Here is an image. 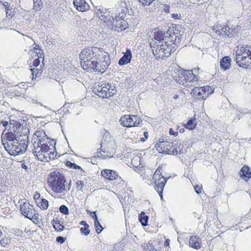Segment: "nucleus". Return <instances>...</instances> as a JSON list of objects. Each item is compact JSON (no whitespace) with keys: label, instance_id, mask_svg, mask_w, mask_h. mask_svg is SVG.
Segmentation results:
<instances>
[{"label":"nucleus","instance_id":"09e8293b","mask_svg":"<svg viewBox=\"0 0 251 251\" xmlns=\"http://www.w3.org/2000/svg\"><path fill=\"white\" fill-rule=\"evenodd\" d=\"M9 122H10V125H12L14 126H17L19 124V123L17 121H15L11 119V116L10 117H9Z\"/></svg>","mask_w":251,"mask_h":251},{"label":"nucleus","instance_id":"c9c22d12","mask_svg":"<svg viewBox=\"0 0 251 251\" xmlns=\"http://www.w3.org/2000/svg\"><path fill=\"white\" fill-rule=\"evenodd\" d=\"M94 226L97 233L99 234L102 230L103 227L100 225L98 220H96V221L94 222Z\"/></svg>","mask_w":251,"mask_h":251},{"label":"nucleus","instance_id":"72a5a7b5","mask_svg":"<svg viewBox=\"0 0 251 251\" xmlns=\"http://www.w3.org/2000/svg\"><path fill=\"white\" fill-rule=\"evenodd\" d=\"M142 248L145 251H157V250L153 246L151 242H148L147 244H144L142 245Z\"/></svg>","mask_w":251,"mask_h":251},{"label":"nucleus","instance_id":"9d476101","mask_svg":"<svg viewBox=\"0 0 251 251\" xmlns=\"http://www.w3.org/2000/svg\"><path fill=\"white\" fill-rule=\"evenodd\" d=\"M27 147V144L25 143L11 144H7L5 146V149L10 154L14 156L22 154L26 150Z\"/></svg>","mask_w":251,"mask_h":251},{"label":"nucleus","instance_id":"aec40b11","mask_svg":"<svg viewBox=\"0 0 251 251\" xmlns=\"http://www.w3.org/2000/svg\"><path fill=\"white\" fill-rule=\"evenodd\" d=\"M101 175L106 179H109L110 180H113L116 179L118 176V175L117 172L109 169H105L103 170L101 172Z\"/></svg>","mask_w":251,"mask_h":251},{"label":"nucleus","instance_id":"f8f14e48","mask_svg":"<svg viewBox=\"0 0 251 251\" xmlns=\"http://www.w3.org/2000/svg\"><path fill=\"white\" fill-rule=\"evenodd\" d=\"M19 202L20 203L21 213L25 217L31 219L35 216V211L33 208V206L28 202H26L25 199L21 200Z\"/></svg>","mask_w":251,"mask_h":251},{"label":"nucleus","instance_id":"f03ea898","mask_svg":"<svg viewBox=\"0 0 251 251\" xmlns=\"http://www.w3.org/2000/svg\"><path fill=\"white\" fill-rule=\"evenodd\" d=\"M103 137L101 140L100 151L98 153V156L103 159L111 158L115 153L116 144L114 139L110 133L104 130Z\"/></svg>","mask_w":251,"mask_h":251},{"label":"nucleus","instance_id":"f704fd0d","mask_svg":"<svg viewBox=\"0 0 251 251\" xmlns=\"http://www.w3.org/2000/svg\"><path fill=\"white\" fill-rule=\"evenodd\" d=\"M139 220L143 226H146L148 225L149 218L147 216L140 215L139 217Z\"/></svg>","mask_w":251,"mask_h":251},{"label":"nucleus","instance_id":"bf43d9fd","mask_svg":"<svg viewBox=\"0 0 251 251\" xmlns=\"http://www.w3.org/2000/svg\"><path fill=\"white\" fill-rule=\"evenodd\" d=\"M93 215H92V217L94 219V221H96V220H98L97 216L96 215V212L94 211L92 213Z\"/></svg>","mask_w":251,"mask_h":251},{"label":"nucleus","instance_id":"7ed1b4c3","mask_svg":"<svg viewBox=\"0 0 251 251\" xmlns=\"http://www.w3.org/2000/svg\"><path fill=\"white\" fill-rule=\"evenodd\" d=\"M65 182L64 176L59 172H52L48 177V184L51 189L56 193L64 192L66 190Z\"/></svg>","mask_w":251,"mask_h":251},{"label":"nucleus","instance_id":"4c0bfd02","mask_svg":"<svg viewBox=\"0 0 251 251\" xmlns=\"http://www.w3.org/2000/svg\"><path fill=\"white\" fill-rule=\"evenodd\" d=\"M49 206L48 201L45 199H42L41 202L40 208L43 209H47Z\"/></svg>","mask_w":251,"mask_h":251},{"label":"nucleus","instance_id":"4be33fe9","mask_svg":"<svg viewBox=\"0 0 251 251\" xmlns=\"http://www.w3.org/2000/svg\"><path fill=\"white\" fill-rule=\"evenodd\" d=\"M132 54L129 50H127L123 56L121 58L119 61L118 64L120 66H123L128 64L131 61Z\"/></svg>","mask_w":251,"mask_h":251},{"label":"nucleus","instance_id":"774afa93","mask_svg":"<svg viewBox=\"0 0 251 251\" xmlns=\"http://www.w3.org/2000/svg\"><path fill=\"white\" fill-rule=\"evenodd\" d=\"M39 48H40V46L38 45L35 44L34 49L35 50H38V49H39Z\"/></svg>","mask_w":251,"mask_h":251},{"label":"nucleus","instance_id":"e2e57ef3","mask_svg":"<svg viewBox=\"0 0 251 251\" xmlns=\"http://www.w3.org/2000/svg\"><path fill=\"white\" fill-rule=\"evenodd\" d=\"M80 224L81 225L84 226H89V225L86 223V222L85 221H81Z\"/></svg>","mask_w":251,"mask_h":251},{"label":"nucleus","instance_id":"338daca9","mask_svg":"<svg viewBox=\"0 0 251 251\" xmlns=\"http://www.w3.org/2000/svg\"><path fill=\"white\" fill-rule=\"evenodd\" d=\"M169 245V240L168 239L166 240V241L164 243L165 246H168Z\"/></svg>","mask_w":251,"mask_h":251},{"label":"nucleus","instance_id":"603ef678","mask_svg":"<svg viewBox=\"0 0 251 251\" xmlns=\"http://www.w3.org/2000/svg\"><path fill=\"white\" fill-rule=\"evenodd\" d=\"M213 30L216 33H217L219 35H221L222 34V31L221 29H217V28H213Z\"/></svg>","mask_w":251,"mask_h":251},{"label":"nucleus","instance_id":"dca6fc26","mask_svg":"<svg viewBox=\"0 0 251 251\" xmlns=\"http://www.w3.org/2000/svg\"><path fill=\"white\" fill-rule=\"evenodd\" d=\"M17 131L14 130L13 131L6 132V129L2 132L1 134V141L2 145L5 147L7 144H11L14 143H18L16 142V139L18 137Z\"/></svg>","mask_w":251,"mask_h":251},{"label":"nucleus","instance_id":"49530a36","mask_svg":"<svg viewBox=\"0 0 251 251\" xmlns=\"http://www.w3.org/2000/svg\"><path fill=\"white\" fill-rule=\"evenodd\" d=\"M77 187L80 190H82V188L84 186V182L82 181H78L76 182Z\"/></svg>","mask_w":251,"mask_h":251},{"label":"nucleus","instance_id":"a18cd8bd","mask_svg":"<svg viewBox=\"0 0 251 251\" xmlns=\"http://www.w3.org/2000/svg\"><path fill=\"white\" fill-rule=\"evenodd\" d=\"M66 238L64 237H63L62 236H58L57 237L56 239V241L58 243H60L61 244H63L65 241Z\"/></svg>","mask_w":251,"mask_h":251},{"label":"nucleus","instance_id":"cd10ccee","mask_svg":"<svg viewBox=\"0 0 251 251\" xmlns=\"http://www.w3.org/2000/svg\"><path fill=\"white\" fill-rule=\"evenodd\" d=\"M175 146L174 148H173L172 151H171V154L173 155H179L183 153V146L179 144H178L177 142H174Z\"/></svg>","mask_w":251,"mask_h":251},{"label":"nucleus","instance_id":"8fccbe9b","mask_svg":"<svg viewBox=\"0 0 251 251\" xmlns=\"http://www.w3.org/2000/svg\"><path fill=\"white\" fill-rule=\"evenodd\" d=\"M40 64V60L39 58H36L33 60V66L37 67Z\"/></svg>","mask_w":251,"mask_h":251},{"label":"nucleus","instance_id":"c03bdc74","mask_svg":"<svg viewBox=\"0 0 251 251\" xmlns=\"http://www.w3.org/2000/svg\"><path fill=\"white\" fill-rule=\"evenodd\" d=\"M242 47L240 48L239 50H238L236 51V58H238V59H241V57L242 56Z\"/></svg>","mask_w":251,"mask_h":251},{"label":"nucleus","instance_id":"b1692460","mask_svg":"<svg viewBox=\"0 0 251 251\" xmlns=\"http://www.w3.org/2000/svg\"><path fill=\"white\" fill-rule=\"evenodd\" d=\"M201 244V239L199 236H193L190 238L189 245L192 248L198 249L200 248Z\"/></svg>","mask_w":251,"mask_h":251},{"label":"nucleus","instance_id":"2f4dec72","mask_svg":"<svg viewBox=\"0 0 251 251\" xmlns=\"http://www.w3.org/2000/svg\"><path fill=\"white\" fill-rule=\"evenodd\" d=\"M221 30L224 34L225 37H230L233 35V29L228 26H225L221 28Z\"/></svg>","mask_w":251,"mask_h":251},{"label":"nucleus","instance_id":"bb28decb","mask_svg":"<svg viewBox=\"0 0 251 251\" xmlns=\"http://www.w3.org/2000/svg\"><path fill=\"white\" fill-rule=\"evenodd\" d=\"M241 177L244 179H248L251 177V171L247 166H244L240 171Z\"/></svg>","mask_w":251,"mask_h":251},{"label":"nucleus","instance_id":"4d7b16f0","mask_svg":"<svg viewBox=\"0 0 251 251\" xmlns=\"http://www.w3.org/2000/svg\"><path fill=\"white\" fill-rule=\"evenodd\" d=\"M241 117V115H240V114L239 113H237V115H236V118H234L233 119V121H236V120H240V118Z\"/></svg>","mask_w":251,"mask_h":251},{"label":"nucleus","instance_id":"69168bd1","mask_svg":"<svg viewBox=\"0 0 251 251\" xmlns=\"http://www.w3.org/2000/svg\"><path fill=\"white\" fill-rule=\"evenodd\" d=\"M144 135L145 136V138L146 139H147L148 137V132H144Z\"/></svg>","mask_w":251,"mask_h":251},{"label":"nucleus","instance_id":"864d4df0","mask_svg":"<svg viewBox=\"0 0 251 251\" xmlns=\"http://www.w3.org/2000/svg\"><path fill=\"white\" fill-rule=\"evenodd\" d=\"M50 151V150H49V151H46L45 153L43 154V155H45V156L46 157V162L49 161V159H48V156H49Z\"/></svg>","mask_w":251,"mask_h":251},{"label":"nucleus","instance_id":"ea45409f","mask_svg":"<svg viewBox=\"0 0 251 251\" xmlns=\"http://www.w3.org/2000/svg\"><path fill=\"white\" fill-rule=\"evenodd\" d=\"M60 211L65 215H68L69 213L68 208L65 205H62L59 208Z\"/></svg>","mask_w":251,"mask_h":251},{"label":"nucleus","instance_id":"3c124183","mask_svg":"<svg viewBox=\"0 0 251 251\" xmlns=\"http://www.w3.org/2000/svg\"><path fill=\"white\" fill-rule=\"evenodd\" d=\"M194 189L195 190L197 194H200L201 193V187H200V186H199L198 185L195 186Z\"/></svg>","mask_w":251,"mask_h":251},{"label":"nucleus","instance_id":"de8ad7c7","mask_svg":"<svg viewBox=\"0 0 251 251\" xmlns=\"http://www.w3.org/2000/svg\"><path fill=\"white\" fill-rule=\"evenodd\" d=\"M30 71L32 72V75H33V77H34L35 76V77H36L37 74L39 73V70L38 69L34 68L31 69Z\"/></svg>","mask_w":251,"mask_h":251},{"label":"nucleus","instance_id":"7c9ffc66","mask_svg":"<svg viewBox=\"0 0 251 251\" xmlns=\"http://www.w3.org/2000/svg\"><path fill=\"white\" fill-rule=\"evenodd\" d=\"M53 227L56 230L62 231L64 229V226L62 224H60V221L57 218L53 219L52 221Z\"/></svg>","mask_w":251,"mask_h":251},{"label":"nucleus","instance_id":"9b49d317","mask_svg":"<svg viewBox=\"0 0 251 251\" xmlns=\"http://www.w3.org/2000/svg\"><path fill=\"white\" fill-rule=\"evenodd\" d=\"M51 150L52 149H50L47 144L39 139L38 142L37 143V146L34 145L33 153L39 160L46 162V157L45 155H43V154Z\"/></svg>","mask_w":251,"mask_h":251},{"label":"nucleus","instance_id":"13d9d810","mask_svg":"<svg viewBox=\"0 0 251 251\" xmlns=\"http://www.w3.org/2000/svg\"><path fill=\"white\" fill-rule=\"evenodd\" d=\"M169 133L171 135H175L176 133L177 134V132H175L172 128H170L169 130Z\"/></svg>","mask_w":251,"mask_h":251},{"label":"nucleus","instance_id":"f257e3e1","mask_svg":"<svg viewBox=\"0 0 251 251\" xmlns=\"http://www.w3.org/2000/svg\"><path fill=\"white\" fill-rule=\"evenodd\" d=\"M103 50L102 48L95 47L84 49L79 54L82 68L85 71L90 68L93 60L102 55Z\"/></svg>","mask_w":251,"mask_h":251},{"label":"nucleus","instance_id":"6e6552de","mask_svg":"<svg viewBox=\"0 0 251 251\" xmlns=\"http://www.w3.org/2000/svg\"><path fill=\"white\" fill-rule=\"evenodd\" d=\"M162 171L161 168H158L153 175V179L155 180L154 183L156 185L155 190L158 192L159 195L162 200V192L169 178L162 176Z\"/></svg>","mask_w":251,"mask_h":251},{"label":"nucleus","instance_id":"37998d69","mask_svg":"<svg viewBox=\"0 0 251 251\" xmlns=\"http://www.w3.org/2000/svg\"><path fill=\"white\" fill-rule=\"evenodd\" d=\"M144 5H149L154 0H138Z\"/></svg>","mask_w":251,"mask_h":251},{"label":"nucleus","instance_id":"6e6d98bb","mask_svg":"<svg viewBox=\"0 0 251 251\" xmlns=\"http://www.w3.org/2000/svg\"><path fill=\"white\" fill-rule=\"evenodd\" d=\"M38 214H36L35 213V216H34V217L32 218L30 220H33V222L36 223V221H39V218H38Z\"/></svg>","mask_w":251,"mask_h":251},{"label":"nucleus","instance_id":"0eeeda50","mask_svg":"<svg viewBox=\"0 0 251 251\" xmlns=\"http://www.w3.org/2000/svg\"><path fill=\"white\" fill-rule=\"evenodd\" d=\"M93 91L94 93L103 98H108L113 96L116 93L115 87L111 84H102L96 86Z\"/></svg>","mask_w":251,"mask_h":251},{"label":"nucleus","instance_id":"0e129e2a","mask_svg":"<svg viewBox=\"0 0 251 251\" xmlns=\"http://www.w3.org/2000/svg\"><path fill=\"white\" fill-rule=\"evenodd\" d=\"M22 168L25 170L26 171L28 169V167L27 165H26L25 164H22Z\"/></svg>","mask_w":251,"mask_h":251},{"label":"nucleus","instance_id":"2eb2a0df","mask_svg":"<svg viewBox=\"0 0 251 251\" xmlns=\"http://www.w3.org/2000/svg\"><path fill=\"white\" fill-rule=\"evenodd\" d=\"M95 14L97 17H99L101 21L107 23L108 25L112 27V24L115 18V15L110 16L109 12L106 10H102L100 8H96Z\"/></svg>","mask_w":251,"mask_h":251},{"label":"nucleus","instance_id":"39448f33","mask_svg":"<svg viewBox=\"0 0 251 251\" xmlns=\"http://www.w3.org/2000/svg\"><path fill=\"white\" fill-rule=\"evenodd\" d=\"M196 68L194 71L196 70ZM177 82L185 86L191 87L197 84L199 80L197 76L194 74L193 71L180 70Z\"/></svg>","mask_w":251,"mask_h":251},{"label":"nucleus","instance_id":"473e14b6","mask_svg":"<svg viewBox=\"0 0 251 251\" xmlns=\"http://www.w3.org/2000/svg\"><path fill=\"white\" fill-rule=\"evenodd\" d=\"M3 6L5 8L6 13L7 16H12L11 15L12 14V9H13V5H11L10 3L8 2H4L3 3Z\"/></svg>","mask_w":251,"mask_h":251},{"label":"nucleus","instance_id":"393cba45","mask_svg":"<svg viewBox=\"0 0 251 251\" xmlns=\"http://www.w3.org/2000/svg\"><path fill=\"white\" fill-rule=\"evenodd\" d=\"M24 131V133L22 134V132L20 133L18 131L17 135L18 137L16 139V142L19 143H25V144H27V140L28 139V137L27 135V132H28V129H25Z\"/></svg>","mask_w":251,"mask_h":251},{"label":"nucleus","instance_id":"1a4fd4ad","mask_svg":"<svg viewBox=\"0 0 251 251\" xmlns=\"http://www.w3.org/2000/svg\"><path fill=\"white\" fill-rule=\"evenodd\" d=\"M120 122L123 126L130 127L139 126L142 120L136 115H125L121 117Z\"/></svg>","mask_w":251,"mask_h":251},{"label":"nucleus","instance_id":"680f3d73","mask_svg":"<svg viewBox=\"0 0 251 251\" xmlns=\"http://www.w3.org/2000/svg\"><path fill=\"white\" fill-rule=\"evenodd\" d=\"M71 182L70 181L68 186L66 187L65 191H69L71 189Z\"/></svg>","mask_w":251,"mask_h":251},{"label":"nucleus","instance_id":"79ce46f5","mask_svg":"<svg viewBox=\"0 0 251 251\" xmlns=\"http://www.w3.org/2000/svg\"><path fill=\"white\" fill-rule=\"evenodd\" d=\"M57 155V152L56 151H51L50 150L49 156H48V159L50 160L54 159Z\"/></svg>","mask_w":251,"mask_h":251},{"label":"nucleus","instance_id":"5fc2aeb1","mask_svg":"<svg viewBox=\"0 0 251 251\" xmlns=\"http://www.w3.org/2000/svg\"><path fill=\"white\" fill-rule=\"evenodd\" d=\"M0 123L3 126L6 127L8 125L9 121L1 120Z\"/></svg>","mask_w":251,"mask_h":251},{"label":"nucleus","instance_id":"58836bf2","mask_svg":"<svg viewBox=\"0 0 251 251\" xmlns=\"http://www.w3.org/2000/svg\"><path fill=\"white\" fill-rule=\"evenodd\" d=\"M66 165L70 167L71 168H73L75 170L81 169V167L79 166L76 165V164H75L74 163H72L69 161H67Z\"/></svg>","mask_w":251,"mask_h":251},{"label":"nucleus","instance_id":"e433bc0d","mask_svg":"<svg viewBox=\"0 0 251 251\" xmlns=\"http://www.w3.org/2000/svg\"><path fill=\"white\" fill-rule=\"evenodd\" d=\"M34 3V9L39 10L41 9L42 1L41 0H33Z\"/></svg>","mask_w":251,"mask_h":251},{"label":"nucleus","instance_id":"a878e982","mask_svg":"<svg viewBox=\"0 0 251 251\" xmlns=\"http://www.w3.org/2000/svg\"><path fill=\"white\" fill-rule=\"evenodd\" d=\"M231 59L228 56H225L220 60V66L222 69L226 71L230 67Z\"/></svg>","mask_w":251,"mask_h":251},{"label":"nucleus","instance_id":"a211bd4d","mask_svg":"<svg viewBox=\"0 0 251 251\" xmlns=\"http://www.w3.org/2000/svg\"><path fill=\"white\" fill-rule=\"evenodd\" d=\"M235 61L239 66L244 69L251 68V57L244 56L243 58H235Z\"/></svg>","mask_w":251,"mask_h":251},{"label":"nucleus","instance_id":"c85d7f7f","mask_svg":"<svg viewBox=\"0 0 251 251\" xmlns=\"http://www.w3.org/2000/svg\"><path fill=\"white\" fill-rule=\"evenodd\" d=\"M242 56L241 58H243L244 56L251 57V46L246 45V46L242 47Z\"/></svg>","mask_w":251,"mask_h":251},{"label":"nucleus","instance_id":"20e7f679","mask_svg":"<svg viewBox=\"0 0 251 251\" xmlns=\"http://www.w3.org/2000/svg\"><path fill=\"white\" fill-rule=\"evenodd\" d=\"M102 55L98 56V58L94 59L92 62V66L88 68L86 71L88 72H98L104 73L107 69L111 63L110 56L106 52L103 50Z\"/></svg>","mask_w":251,"mask_h":251},{"label":"nucleus","instance_id":"412c9836","mask_svg":"<svg viewBox=\"0 0 251 251\" xmlns=\"http://www.w3.org/2000/svg\"><path fill=\"white\" fill-rule=\"evenodd\" d=\"M115 17L112 28L115 27L116 29H119L126 25V22L122 18V17L118 16L115 14Z\"/></svg>","mask_w":251,"mask_h":251},{"label":"nucleus","instance_id":"423d86ee","mask_svg":"<svg viewBox=\"0 0 251 251\" xmlns=\"http://www.w3.org/2000/svg\"><path fill=\"white\" fill-rule=\"evenodd\" d=\"M152 53L158 59L168 57L171 54L172 48L165 43L156 44L151 43Z\"/></svg>","mask_w":251,"mask_h":251},{"label":"nucleus","instance_id":"6ab92c4d","mask_svg":"<svg viewBox=\"0 0 251 251\" xmlns=\"http://www.w3.org/2000/svg\"><path fill=\"white\" fill-rule=\"evenodd\" d=\"M176 33L173 32L172 33L171 31L168 30L165 32V37H164V43L167 45L172 47V45L174 44V41L176 40Z\"/></svg>","mask_w":251,"mask_h":251},{"label":"nucleus","instance_id":"4468645a","mask_svg":"<svg viewBox=\"0 0 251 251\" xmlns=\"http://www.w3.org/2000/svg\"><path fill=\"white\" fill-rule=\"evenodd\" d=\"M214 90L209 86L195 87L193 89V94L197 96V98L200 100L205 99Z\"/></svg>","mask_w":251,"mask_h":251},{"label":"nucleus","instance_id":"ddd939ff","mask_svg":"<svg viewBox=\"0 0 251 251\" xmlns=\"http://www.w3.org/2000/svg\"><path fill=\"white\" fill-rule=\"evenodd\" d=\"M174 142L168 141L163 138L159 139V143L155 145L156 150L159 153L171 154V150L174 148Z\"/></svg>","mask_w":251,"mask_h":251},{"label":"nucleus","instance_id":"f3484780","mask_svg":"<svg viewBox=\"0 0 251 251\" xmlns=\"http://www.w3.org/2000/svg\"><path fill=\"white\" fill-rule=\"evenodd\" d=\"M74 4L76 9L79 11H86L90 8L89 5L85 0H74Z\"/></svg>","mask_w":251,"mask_h":251},{"label":"nucleus","instance_id":"a19ab883","mask_svg":"<svg viewBox=\"0 0 251 251\" xmlns=\"http://www.w3.org/2000/svg\"><path fill=\"white\" fill-rule=\"evenodd\" d=\"M89 226H85L80 228L81 233L85 235H88L90 234V230L88 229Z\"/></svg>","mask_w":251,"mask_h":251},{"label":"nucleus","instance_id":"5701e85b","mask_svg":"<svg viewBox=\"0 0 251 251\" xmlns=\"http://www.w3.org/2000/svg\"><path fill=\"white\" fill-rule=\"evenodd\" d=\"M154 39L155 42H153L154 44H161L164 43V37L165 32L163 33L162 31H157L154 32Z\"/></svg>","mask_w":251,"mask_h":251},{"label":"nucleus","instance_id":"052dcab7","mask_svg":"<svg viewBox=\"0 0 251 251\" xmlns=\"http://www.w3.org/2000/svg\"><path fill=\"white\" fill-rule=\"evenodd\" d=\"M172 17L176 19H179L180 15H178L177 14H173Z\"/></svg>","mask_w":251,"mask_h":251},{"label":"nucleus","instance_id":"c756f323","mask_svg":"<svg viewBox=\"0 0 251 251\" xmlns=\"http://www.w3.org/2000/svg\"><path fill=\"white\" fill-rule=\"evenodd\" d=\"M196 121L195 118H192L188 120L186 124L184 125V126L186 128L192 130L195 128L196 126Z\"/></svg>","mask_w":251,"mask_h":251}]
</instances>
